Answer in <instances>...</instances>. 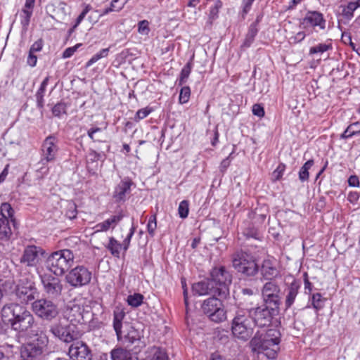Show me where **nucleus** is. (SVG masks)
I'll use <instances>...</instances> for the list:
<instances>
[{
    "instance_id": "c85d7f7f",
    "label": "nucleus",
    "mask_w": 360,
    "mask_h": 360,
    "mask_svg": "<svg viewBox=\"0 0 360 360\" xmlns=\"http://www.w3.org/2000/svg\"><path fill=\"white\" fill-rule=\"evenodd\" d=\"M257 21L252 23L250 27L248 32L245 36V40L242 44V47L248 48L251 46L255 40V36L257 34Z\"/></svg>"
},
{
    "instance_id": "b1692460",
    "label": "nucleus",
    "mask_w": 360,
    "mask_h": 360,
    "mask_svg": "<svg viewBox=\"0 0 360 360\" xmlns=\"http://www.w3.org/2000/svg\"><path fill=\"white\" fill-rule=\"evenodd\" d=\"M30 338L31 340L30 343H33L36 346L46 350L49 344V338L44 330L40 328L36 329H30Z\"/></svg>"
},
{
    "instance_id": "a19ab883",
    "label": "nucleus",
    "mask_w": 360,
    "mask_h": 360,
    "mask_svg": "<svg viewBox=\"0 0 360 360\" xmlns=\"http://www.w3.org/2000/svg\"><path fill=\"white\" fill-rule=\"evenodd\" d=\"M325 299H323L320 293H315L311 297V304L313 307L319 311L324 306Z\"/></svg>"
},
{
    "instance_id": "39448f33",
    "label": "nucleus",
    "mask_w": 360,
    "mask_h": 360,
    "mask_svg": "<svg viewBox=\"0 0 360 360\" xmlns=\"http://www.w3.org/2000/svg\"><path fill=\"white\" fill-rule=\"evenodd\" d=\"M72 250L63 249L51 253L47 258V266L55 275H63L74 264Z\"/></svg>"
},
{
    "instance_id": "6ab92c4d",
    "label": "nucleus",
    "mask_w": 360,
    "mask_h": 360,
    "mask_svg": "<svg viewBox=\"0 0 360 360\" xmlns=\"http://www.w3.org/2000/svg\"><path fill=\"white\" fill-rule=\"evenodd\" d=\"M45 351L33 343L27 342L21 346L20 358L25 360H41Z\"/></svg>"
},
{
    "instance_id": "338daca9",
    "label": "nucleus",
    "mask_w": 360,
    "mask_h": 360,
    "mask_svg": "<svg viewBox=\"0 0 360 360\" xmlns=\"http://www.w3.org/2000/svg\"><path fill=\"white\" fill-rule=\"evenodd\" d=\"M348 184L349 186L359 187V180L357 176L352 175L348 179Z\"/></svg>"
},
{
    "instance_id": "c756f323",
    "label": "nucleus",
    "mask_w": 360,
    "mask_h": 360,
    "mask_svg": "<svg viewBox=\"0 0 360 360\" xmlns=\"http://www.w3.org/2000/svg\"><path fill=\"white\" fill-rule=\"evenodd\" d=\"M49 81V77H46L41 82L39 89L37 90L35 97L37 101V108L42 109L44 108V96L46 91V88Z\"/></svg>"
},
{
    "instance_id": "412c9836",
    "label": "nucleus",
    "mask_w": 360,
    "mask_h": 360,
    "mask_svg": "<svg viewBox=\"0 0 360 360\" xmlns=\"http://www.w3.org/2000/svg\"><path fill=\"white\" fill-rule=\"evenodd\" d=\"M258 298L259 296L256 291L251 288H244L240 292L239 305L244 307L243 309L254 307Z\"/></svg>"
},
{
    "instance_id": "ddd939ff",
    "label": "nucleus",
    "mask_w": 360,
    "mask_h": 360,
    "mask_svg": "<svg viewBox=\"0 0 360 360\" xmlns=\"http://www.w3.org/2000/svg\"><path fill=\"white\" fill-rule=\"evenodd\" d=\"M16 299L21 303L27 304L34 301L38 295L37 289L33 283L20 280L13 291Z\"/></svg>"
},
{
    "instance_id": "4d7b16f0",
    "label": "nucleus",
    "mask_w": 360,
    "mask_h": 360,
    "mask_svg": "<svg viewBox=\"0 0 360 360\" xmlns=\"http://www.w3.org/2000/svg\"><path fill=\"white\" fill-rule=\"evenodd\" d=\"M148 22L146 20L140 21L139 22L138 31L142 34H148L150 29L148 27Z\"/></svg>"
},
{
    "instance_id": "20e7f679",
    "label": "nucleus",
    "mask_w": 360,
    "mask_h": 360,
    "mask_svg": "<svg viewBox=\"0 0 360 360\" xmlns=\"http://www.w3.org/2000/svg\"><path fill=\"white\" fill-rule=\"evenodd\" d=\"M209 278L214 288L217 297L227 298L229 296V288L232 283V274L225 266H216L211 269Z\"/></svg>"
},
{
    "instance_id": "09e8293b",
    "label": "nucleus",
    "mask_w": 360,
    "mask_h": 360,
    "mask_svg": "<svg viewBox=\"0 0 360 360\" xmlns=\"http://www.w3.org/2000/svg\"><path fill=\"white\" fill-rule=\"evenodd\" d=\"M52 112L57 117H60L62 114L66 113V104L62 102L58 103L52 108Z\"/></svg>"
},
{
    "instance_id": "13d9d810",
    "label": "nucleus",
    "mask_w": 360,
    "mask_h": 360,
    "mask_svg": "<svg viewBox=\"0 0 360 360\" xmlns=\"http://www.w3.org/2000/svg\"><path fill=\"white\" fill-rule=\"evenodd\" d=\"M81 44H77L74 46L67 48L64 52L63 53V58H70L75 52L77 50V49L81 46Z\"/></svg>"
},
{
    "instance_id": "cd10ccee",
    "label": "nucleus",
    "mask_w": 360,
    "mask_h": 360,
    "mask_svg": "<svg viewBox=\"0 0 360 360\" xmlns=\"http://www.w3.org/2000/svg\"><path fill=\"white\" fill-rule=\"evenodd\" d=\"M360 7V0L351 1L346 6H341L342 15L346 20H351L354 17V12Z\"/></svg>"
},
{
    "instance_id": "69168bd1",
    "label": "nucleus",
    "mask_w": 360,
    "mask_h": 360,
    "mask_svg": "<svg viewBox=\"0 0 360 360\" xmlns=\"http://www.w3.org/2000/svg\"><path fill=\"white\" fill-rule=\"evenodd\" d=\"M232 155V153L230 154V155L229 157H227L226 158L224 159L221 164H220V171L221 172H224L226 171V169L229 167L230 165V163H231V160H230V158H231V155Z\"/></svg>"
},
{
    "instance_id": "864d4df0",
    "label": "nucleus",
    "mask_w": 360,
    "mask_h": 360,
    "mask_svg": "<svg viewBox=\"0 0 360 360\" xmlns=\"http://www.w3.org/2000/svg\"><path fill=\"white\" fill-rule=\"evenodd\" d=\"M135 231H136V227L132 226L131 228L130 229L129 233H128V235L127 236L125 239L123 240V243H122V245L124 252H126L128 250L129 245H130L131 239L133 235L134 234Z\"/></svg>"
},
{
    "instance_id": "ea45409f",
    "label": "nucleus",
    "mask_w": 360,
    "mask_h": 360,
    "mask_svg": "<svg viewBox=\"0 0 360 360\" xmlns=\"http://www.w3.org/2000/svg\"><path fill=\"white\" fill-rule=\"evenodd\" d=\"M143 296L140 293H134L127 297V301L129 305L138 307L143 303Z\"/></svg>"
},
{
    "instance_id": "c9c22d12",
    "label": "nucleus",
    "mask_w": 360,
    "mask_h": 360,
    "mask_svg": "<svg viewBox=\"0 0 360 360\" xmlns=\"http://www.w3.org/2000/svg\"><path fill=\"white\" fill-rule=\"evenodd\" d=\"M32 15V10L22 9L20 13V24L22 25V31L26 32L28 30L30 18Z\"/></svg>"
},
{
    "instance_id": "774afa93",
    "label": "nucleus",
    "mask_w": 360,
    "mask_h": 360,
    "mask_svg": "<svg viewBox=\"0 0 360 360\" xmlns=\"http://www.w3.org/2000/svg\"><path fill=\"white\" fill-rule=\"evenodd\" d=\"M37 56L34 54V53L29 51V55H28L27 60V64L29 65H30L31 67H34L37 64Z\"/></svg>"
},
{
    "instance_id": "f704fd0d",
    "label": "nucleus",
    "mask_w": 360,
    "mask_h": 360,
    "mask_svg": "<svg viewBox=\"0 0 360 360\" xmlns=\"http://www.w3.org/2000/svg\"><path fill=\"white\" fill-rule=\"evenodd\" d=\"M127 345L130 347L131 345L140 342V335L136 330H131L127 335H122V340H120Z\"/></svg>"
},
{
    "instance_id": "79ce46f5",
    "label": "nucleus",
    "mask_w": 360,
    "mask_h": 360,
    "mask_svg": "<svg viewBox=\"0 0 360 360\" xmlns=\"http://www.w3.org/2000/svg\"><path fill=\"white\" fill-rule=\"evenodd\" d=\"M77 210L76 204L72 201L68 202L65 216L70 219H74L77 217Z\"/></svg>"
},
{
    "instance_id": "f257e3e1",
    "label": "nucleus",
    "mask_w": 360,
    "mask_h": 360,
    "mask_svg": "<svg viewBox=\"0 0 360 360\" xmlns=\"http://www.w3.org/2000/svg\"><path fill=\"white\" fill-rule=\"evenodd\" d=\"M1 318L13 330L22 333L32 328L35 323L33 314L27 307L17 302L4 304L1 309Z\"/></svg>"
},
{
    "instance_id": "bb28decb",
    "label": "nucleus",
    "mask_w": 360,
    "mask_h": 360,
    "mask_svg": "<svg viewBox=\"0 0 360 360\" xmlns=\"http://www.w3.org/2000/svg\"><path fill=\"white\" fill-rule=\"evenodd\" d=\"M113 328L115 330L118 340H122V320L125 316V313L121 309L114 311Z\"/></svg>"
},
{
    "instance_id": "9d476101",
    "label": "nucleus",
    "mask_w": 360,
    "mask_h": 360,
    "mask_svg": "<svg viewBox=\"0 0 360 360\" xmlns=\"http://www.w3.org/2000/svg\"><path fill=\"white\" fill-rule=\"evenodd\" d=\"M45 257L46 252L41 247L27 245L20 258V262L27 267L37 268Z\"/></svg>"
},
{
    "instance_id": "bf43d9fd",
    "label": "nucleus",
    "mask_w": 360,
    "mask_h": 360,
    "mask_svg": "<svg viewBox=\"0 0 360 360\" xmlns=\"http://www.w3.org/2000/svg\"><path fill=\"white\" fill-rule=\"evenodd\" d=\"M43 45V40L39 39L32 45L30 51L32 53L40 51L42 49Z\"/></svg>"
},
{
    "instance_id": "c03bdc74",
    "label": "nucleus",
    "mask_w": 360,
    "mask_h": 360,
    "mask_svg": "<svg viewBox=\"0 0 360 360\" xmlns=\"http://www.w3.org/2000/svg\"><path fill=\"white\" fill-rule=\"evenodd\" d=\"M151 360H169V358L164 349L160 347H153Z\"/></svg>"
},
{
    "instance_id": "5fc2aeb1",
    "label": "nucleus",
    "mask_w": 360,
    "mask_h": 360,
    "mask_svg": "<svg viewBox=\"0 0 360 360\" xmlns=\"http://www.w3.org/2000/svg\"><path fill=\"white\" fill-rule=\"evenodd\" d=\"M285 169V165L280 163L277 168L273 172L272 176L274 181H278L282 177L283 172Z\"/></svg>"
},
{
    "instance_id": "a18cd8bd",
    "label": "nucleus",
    "mask_w": 360,
    "mask_h": 360,
    "mask_svg": "<svg viewBox=\"0 0 360 360\" xmlns=\"http://www.w3.org/2000/svg\"><path fill=\"white\" fill-rule=\"evenodd\" d=\"M189 212V202L186 200H182L178 207V213L181 218L185 219L188 217Z\"/></svg>"
},
{
    "instance_id": "e2e57ef3",
    "label": "nucleus",
    "mask_w": 360,
    "mask_h": 360,
    "mask_svg": "<svg viewBox=\"0 0 360 360\" xmlns=\"http://www.w3.org/2000/svg\"><path fill=\"white\" fill-rule=\"evenodd\" d=\"M252 113L259 117H263L264 115V110L263 107H262L259 104H255L252 106Z\"/></svg>"
},
{
    "instance_id": "603ef678",
    "label": "nucleus",
    "mask_w": 360,
    "mask_h": 360,
    "mask_svg": "<svg viewBox=\"0 0 360 360\" xmlns=\"http://www.w3.org/2000/svg\"><path fill=\"white\" fill-rule=\"evenodd\" d=\"M244 235L248 238H252L257 240L260 238V235L258 230L253 226L247 228L244 231Z\"/></svg>"
},
{
    "instance_id": "5701e85b",
    "label": "nucleus",
    "mask_w": 360,
    "mask_h": 360,
    "mask_svg": "<svg viewBox=\"0 0 360 360\" xmlns=\"http://www.w3.org/2000/svg\"><path fill=\"white\" fill-rule=\"evenodd\" d=\"M301 283L298 280L294 279L290 284L287 285L284 290L285 295V305L288 309L294 304L295 299L299 293Z\"/></svg>"
},
{
    "instance_id": "f3484780",
    "label": "nucleus",
    "mask_w": 360,
    "mask_h": 360,
    "mask_svg": "<svg viewBox=\"0 0 360 360\" xmlns=\"http://www.w3.org/2000/svg\"><path fill=\"white\" fill-rule=\"evenodd\" d=\"M58 139L55 136L50 135L47 136L42 144V164L46 162H52L56 159L57 153L58 151V146L57 145Z\"/></svg>"
},
{
    "instance_id": "a211bd4d",
    "label": "nucleus",
    "mask_w": 360,
    "mask_h": 360,
    "mask_svg": "<svg viewBox=\"0 0 360 360\" xmlns=\"http://www.w3.org/2000/svg\"><path fill=\"white\" fill-rule=\"evenodd\" d=\"M134 184L132 180L125 177L115 187L112 198L116 202H124L127 195L131 192V186Z\"/></svg>"
},
{
    "instance_id": "72a5a7b5",
    "label": "nucleus",
    "mask_w": 360,
    "mask_h": 360,
    "mask_svg": "<svg viewBox=\"0 0 360 360\" xmlns=\"http://www.w3.org/2000/svg\"><path fill=\"white\" fill-rule=\"evenodd\" d=\"M127 2V0H112L110 6L101 11L99 15L103 16L112 11L118 12L123 8Z\"/></svg>"
},
{
    "instance_id": "e433bc0d",
    "label": "nucleus",
    "mask_w": 360,
    "mask_h": 360,
    "mask_svg": "<svg viewBox=\"0 0 360 360\" xmlns=\"http://www.w3.org/2000/svg\"><path fill=\"white\" fill-rule=\"evenodd\" d=\"M193 68V63L191 60L188 61L182 68L179 78L178 79V85L182 86L185 84L191 74Z\"/></svg>"
},
{
    "instance_id": "de8ad7c7",
    "label": "nucleus",
    "mask_w": 360,
    "mask_h": 360,
    "mask_svg": "<svg viewBox=\"0 0 360 360\" xmlns=\"http://www.w3.org/2000/svg\"><path fill=\"white\" fill-rule=\"evenodd\" d=\"M331 49L330 44H319L309 49V54L322 53Z\"/></svg>"
},
{
    "instance_id": "9b49d317",
    "label": "nucleus",
    "mask_w": 360,
    "mask_h": 360,
    "mask_svg": "<svg viewBox=\"0 0 360 360\" xmlns=\"http://www.w3.org/2000/svg\"><path fill=\"white\" fill-rule=\"evenodd\" d=\"M263 304L276 309H279L281 304V288L275 281L266 282L262 289Z\"/></svg>"
},
{
    "instance_id": "052dcab7",
    "label": "nucleus",
    "mask_w": 360,
    "mask_h": 360,
    "mask_svg": "<svg viewBox=\"0 0 360 360\" xmlns=\"http://www.w3.org/2000/svg\"><path fill=\"white\" fill-rule=\"evenodd\" d=\"M91 8L92 7L90 5H86L83 11L77 17L75 23L79 25Z\"/></svg>"
},
{
    "instance_id": "58836bf2",
    "label": "nucleus",
    "mask_w": 360,
    "mask_h": 360,
    "mask_svg": "<svg viewBox=\"0 0 360 360\" xmlns=\"http://www.w3.org/2000/svg\"><path fill=\"white\" fill-rule=\"evenodd\" d=\"M314 160H309L307 161L301 167L299 172V179L301 181H307L309 179V169L313 166Z\"/></svg>"
},
{
    "instance_id": "1a4fd4ad",
    "label": "nucleus",
    "mask_w": 360,
    "mask_h": 360,
    "mask_svg": "<svg viewBox=\"0 0 360 360\" xmlns=\"http://www.w3.org/2000/svg\"><path fill=\"white\" fill-rule=\"evenodd\" d=\"M245 310L248 311V315L254 325L260 328L269 326L273 316L278 312V309L265 304L245 309Z\"/></svg>"
},
{
    "instance_id": "7c9ffc66",
    "label": "nucleus",
    "mask_w": 360,
    "mask_h": 360,
    "mask_svg": "<svg viewBox=\"0 0 360 360\" xmlns=\"http://www.w3.org/2000/svg\"><path fill=\"white\" fill-rule=\"evenodd\" d=\"M105 247L110 251L112 256L120 258V251L122 249L123 250L122 245L114 237L109 238V242Z\"/></svg>"
},
{
    "instance_id": "4c0bfd02",
    "label": "nucleus",
    "mask_w": 360,
    "mask_h": 360,
    "mask_svg": "<svg viewBox=\"0 0 360 360\" xmlns=\"http://www.w3.org/2000/svg\"><path fill=\"white\" fill-rule=\"evenodd\" d=\"M360 133V122H356L349 124L341 134L342 139H348Z\"/></svg>"
},
{
    "instance_id": "0e129e2a",
    "label": "nucleus",
    "mask_w": 360,
    "mask_h": 360,
    "mask_svg": "<svg viewBox=\"0 0 360 360\" xmlns=\"http://www.w3.org/2000/svg\"><path fill=\"white\" fill-rule=\"evenodd\" d=\"M253 2H254V1H252V0H243V18L250 10L251 6Z\"/></svg>"
},
{
    "instance_id": "4468645a",
    "label": "nucleus",
    "mask_w": 360,
    "mask_h": 360,
    "mask_svg": "<svg viewBox=\"0 0 360 360\" xmlns=\"http://www.w3.org/2000/svg\"><path fill=\"white\" fill-rule=\"evenodd\" d=\"M44 291L50 297L57 298L61 295L63 285L61 280L51 274L40 275Z\"/></svg>"
},
{
    "instance_id": "a878e982",
    "label": "nucleus",
    "mask_w": 360,
    "mask_h": 360,
    "mask_svg": "<svg viewBox=\"0 0 360 360\" xmlns=\"http://www.w3.org/2000/svg\"><path fill=\"white\" fill-rule=\"evenodd\" d=\"M13 226L4 215L0 214V239L8 240L12 234Z\"/></svg>"
},
{
    "instance_id": "0eeeda50",
    "label": "nucleus",
    "mask_w": 360,
    "mask_h": 360,
    "mask_svg": "<svg viewBox=\"0 0 360 360\" xmlns=\"http://www.w3.org/2000/svg\"><path fill=\"white\" fill-rule=\"evenodd\" d=\"M225 299L212 296L205 300L201 305L202 312L213 322L220 323L225 321L226 312L222 302V300Z\"/></svg>"
},
{
    "instance_id": "473e14b6",
    "label": "nucleus",
    "mask_w": 360,
    "mask_h": 360,
    "mask_svg": "<svg viewBox=\"0 0 360 360\" xmlns=\"http://www.w3.org/2000/svg\"><path fill=\"white\" fill-rule=\"evenodd\" d=\"M112 360H131V353L125 349L117 347L110 352Z\"/></svg>"
},
{
    "instance_id": "49530a36",
    "label": "nucleus",
    "mask_w": 360,
    "mask_h": 360,
    "mask_svg": "<svg viewBox=\"0 0 360 360\" xmlns=\"http://www.w3.org/2000/svg\"><path fill=\"white\" fill-rule=\"evenodd\" d=\"M190 96H191L190 87L188 86H183L181 89L180 94H179V103L181 104L186 103L190 98Z\"/></svg>"
},
{
    "instance_id": "f8f14e48",
    "label": "nucleus",
    "mask_w": 360,
    "mask_h": 360,
    "mask_svg": "<svg viewBox=\"0 0 360 360\" xmlns=\"http://www.w3.org/2000/svg\"><path fill=\"white\" fill-rule=\"evenodd\" d=\"M65 280L73 288L82 287L90 283L91 272L84 266H77L66 274Z\"/></svg>"
},
{
    "instance_id": "680f3d73",
    "label": "nucleus",
    "mask_w": 360,
    "mask_h": 360,
    "mask_svg": "<svg viewBox=\"0 0 360 360\" xmlns=\"http://www.w3.org/2000/svg\"><path fill=\"white\" fill-rule=\"evenodd\" d=\"M91 8L92 7L90 5H86L83 11L77 17L75 23L79 25Z\"/></svg>"
},
{
    "instance_id": "8fccbe9b",
    "label": "nucleus",
    "mask_w": 360,
    "mask_h": 360,
    "mask_svg": "<svg viewBox=\"0 0 360 360\" xmlns=\"http://www.w3.org/2000/svg\"><path fill=\"white\" fill-rule=\"evenodd\" d=\"M157 228V221H156V216L153 215L150 217L148 224H147V230L148 233L153 236L155 234V231Z\"/></svg>"
},
{
    "instance_id": "dca6fc26",
    "label": "nucleus",
    "mask_w": 360,
    "mask_h": 360,
    "mask_svg": "<svg viewBox=\"0 0 360 360\" xmlns=\"http://www.w3.org/2000/svg\"><path fill=\"white\" fill-rule=\"evenodd\" d=\"M49 331L55 338L66 343L72 342L77 339V335L72 328L61 323L51 325Z\"/></svg>"
},
{
    "instance_id": "37998d69",
    "label": "nucleus",
    "mask_w": 360,
    "mask_h": 360,
    "mask_svg": "<svg viewBox=\"0 0 360 360\" xmlns=\"http://www.w3.org/2000/svg\"><path fill=\"white\" fill-rule=\"evenodd\" d=\"M221 5L222 4L220 1H217L214 5L210 8L209 13V22L210 25L212 23L213 20L218 18L219 11Z\"/></svg>"
},
{
    "instance_id": "6e6d98bb",
    "label": "nucleus",
    "mask_w": 360,
    "mask_h": 360,
    "mask_svg": "<svg viewBox=\"0 0 360 360\" xmlns=\"http://www.w3.org/2000/svg\"><path fill=\"white\" fill-rule=\"evenodd\" d=\"M124 214L122 212H119L117 214L112 215L108 219L110 222L112 226V229H114L117 224L123 219Z\"/></svg>"
},
{
    "instance_id": "f03ea898",
    "label": "nucleus",
    "mask_w": 360,
    "mask_h": 360,
    "mask_svg": "<svg viewBox=\"0 0 360 360\" xmlns=\"http://www.w3.org/2000/svg\"><path fill=\"white\" fill-rule=\"evenodd\" d=\"M281 333L276 328L257 331L250 341L253 349L263 353L268 359L276 358L280 349Z\"/></svg>"
},
{
    "instance_id": "aec40b11",
    "label": "nucleus",
    "mask_w": 360,
    "mask_h": 360,
    "mask_svg": "<svg viewBox=\"0 0 360 360\" xmlns=\"http://www.w3.org/2000/svg\"><path fill=\"white\" fill-rule=\"evenodd\" d=\"M301 24L304 29L308 27H319L323 30L325 28L326 20L322 13L318 11H308L305 17L302 19Z\"/></svg>"
},
{
    "instance_id": "2eb2a0df",
    "label": "nucleus",
    "mask_w": 360,
    "mask_h": 360,
    "mask_svg": "<svg viewBox=\"0 0 360 360\" xmlns=\"http://www.w3.org/2000/svg\"><path fill=\"white\" fill-rule=\"evenodd\" d=\"M70 359L92 360V353L88 345L81 340L73 341L68 349Z\"/></svg>"
},
{
    "instance_id": "7ed1b4c3",
    "label": "nucleus",
    "mask_w": 360,
    "mask_h": 360,
    "mask_svg": "<svg viewBox=\"0 0 360 360\" xmlns=\"http://www.w3.org/2000/svg\"><path fill=\"white\" fill-rule=\"evenodd\" d=\"M234 269L245 277H255L259 271L255 257L243 250H237L231 256Z\"/></svg>"
},
{
    "instance_id": "4be33fe9",
    "label": "nucleus",
    "mask_w": 360,
    "mask_h": 360,
    "mask_svg": "<svg viewBox=\"0 0 360 360\" xmlns=\"http://www.w3.org/2000/svg\"><path fill=\"white\" fill-rule=\"evenodd\" d=\"M192 290L195 295L199 296L207 295L217 296L209 277L201 281L193 283L192 285Z\"/></svg>"
},
{
    "instance_id": "423d86ee",
    "label": "nucleus",
    "mask_w": 360,
    "mask_h": 360,
    "mask_svg": "<svg viewBox=\"0 0 360 360\" xmlns=\"http://www.w3.org/2000/svg\"><path fill=\"white\" fill-rule=\"evenodd\" d=\"M252 323L248 311L238 309L231 324L233 336L243 341L249 340L253 333Z\"/></svg>"
},
{
    "instance_id": "393cba45",
    "label": "nucleus",
    "mask_w": 360,
    "mask_h": 360,
    "mask_svg": "<svg viewBox=\"0 0 360 360\" xmlns=\"http://www.w3.org/2000/svg\"><path fill=\"white\" fill-rule=\"evenodd\" d=\"M259 271L265 279L270 281H273L272 278L278 274V271L275 266V261L269 258L262 261L259 266Z\"/></svg>"
},
{
    "instance_id": "6e6552de",
    "label": "nucleus",
    "mask_w": 360,
    "mask_h": 360,
    "mask_svg": "<svg viewBox=\"0 0 360 360\" xmlns=\"http://www.w3.org/2000/svg\"><path fill=\"white\" fill-rule=\"evenodd\" d=\"M32 309L39 318L51 321L60 313L58 304L49 298H40L32 302Z\"/></svg>"
},
{
    "instance_id": "3c124183",
    "label": "nucleus",
    "mask_w": 360,
    "mask_h": 360,
    "mask_svg": "<svg viewBox=\"0 0 360 360\" xmlns=\"http://www.w3.org/2000/svg\"><path fill=\"white\" fill-rule=\"evenodd\" d=\"M110 228H112V226H111L109 220L107 219L104 221L98 223L95 226L94 229L96 230L94 231V233H96L101 232V231H107Z\"/></svg>"
},
{
    "instance_id": "2f4dec72",
    "label": "nucleus",
    "mask_w": 360,
    "mask_h": 360,
    "mask_svg": "<svg viewBox=\"0 0 360 360\" xmlns=\"http://www.w3.org/2000/svg\"><path fill=\"white\" fill-rule=\"evenodd\" d=\"M0 214L4 215L12 223L13 229H16V221L14 218V210L8 202H4L0 207Z\"/></svg>"
}]
</instances>
